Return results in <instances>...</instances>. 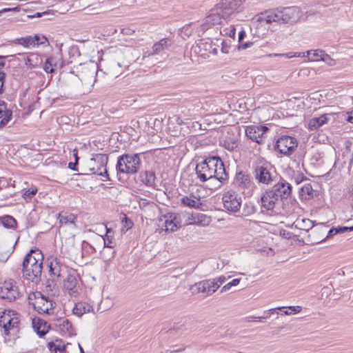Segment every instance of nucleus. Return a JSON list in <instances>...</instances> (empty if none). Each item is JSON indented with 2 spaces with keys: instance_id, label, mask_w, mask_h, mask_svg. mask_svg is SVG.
Returning a JSON list of instances; mask_svg holds the SVG:
<instances>
[{
  "instance_id": "864d4df0",
  "label": "nucleus",
  "mask_w": 353,
  "mask_h": 353,
  "mask_svg": "<svg viewBox=\"0 0 353 353\" xmlns=\"http://www.w3.org/2000/svg\"><path fill=\"white\" fill-rule=\"evenodd\" d=\"M32 38L34 43V46L44 43L45 41L46 40L43 36H40L37 34L33 37L32 36Z\"/></svg>"
},
{
  "instance_id": "b1692460",
  "label": "nucleus",
  "mask_w": 353,
  "mask_h": 353,
  "mask_svg": "<svg viewBox=\"0 0 353 353\" xmlns=\"http://www.w3.org/2000/svg\"><path fill=\"white\" fill-rule=\"evenodd\" d=\"M271 189L277 194L279 199H286L292 192L291 185L285 181L276 183Z\"/></svg>"
},
{
  "instance_id": "e2e57ef3",
  "label": "nucleus",
  "mask_w": 353,
  "mask_h": 353,
  "mask_svg": "<svg viewBox=\"0 0 353 353\" xmlns=\"http://www.w3.org/2000/svg\"><path fill=\"white\" fill-rule=\"evenodd\" d=\"M350 227H339L336 228L338 233H343L347 231H350Z\"/></svg>"
},
{
  "instance_id": "aec40b11",
  "label": "nucleus",
  "mask_w": 353,
  "mask_h": 353,
  "mask_svg": "<svg viewBox=\"0 0 353 353\" xmlns=\"http://www.w3.org/2000/svg\"><path fill=\"white\" fill-rule=\"evenodd\" d=\"M70 272L71 271H70L61 281H63L64 289L68 290L69 294L72 296L75 295L78 292V281L75 273L73 271H72V273Z\"/></svg>"
},
{
  "instance_id": "37998d69",
  "label": "nucleus",
  "mask_w": 353,
  "mask_h": 353,
  "mask_svg": "<svg viewBox=\"0 0 353 353\" xmlns=\"http://www.w3.org/2000/svg\"><path fill=\"white\" fill-rule=\"evenodd\" d=\"M283 310H285L283 311V314L291 315V314H295L299 313L302 310V307L300 305L288 306V307H285V308Z\"/></svg>"
},
{
  "instance_id": "6e6552de",
  "label": "nucleus",
  "mask_w": 353,
  "mask_h": 353,
  "mask_svg": "<svg viewBox=\"0 0 353 353\" xmlns=\"http://www.w3.org/2000/svg\"><path fill=\"white\" fill-rule=\"evenodd\" d=\"M296 12L294 7L285 8L283 10H271L265 13L263 17L259 18L261 23H270L279 20L288 21L292 18Z\"/></svg>"
},
{
  "instance_id": "4c0bfd02",
  "label": "nucleus",
  "mask_w": 353,
  "mask_h": 353,
  "mask_svg": "<svg viewBox=\"0 0 353 353\" xmlns=\"http://www.w3.org/2000/svg\"><path fill=\"white\" fill-rule=\"evenodd\" d=\"M0 224L8 229L15 228L17 226L16 220L10 215H6L0 218Z\"/></svg>"
},
{
  "instance_id": "338daca9",
  "label": "nucleus",
  "mask_w": 353,
  "mask_h": 353,
  "mask_svg": "<svg viewBox=\"0 0 353 353\" xmlns=\"http://www.w3.org/2000/svg\"><path fill=\"white\" fill-rule=\"evenodd\" d=\"M245 33L243 30L241 31L239 33V41L241 42V40L243 39L244 36H245Z\"/></svg>"
},
{
  "instance_id": "c85d7f7f",
  "label": "nucleus",
  "mask_w": 353,
  "mask_h": 353,
  "mask_svg": "<svg viewBox=\"0 0 353 353\" xmlns=\"http://www.w3.org/2000/svg\"><path fill=\"white\" fill-rule=\"evenodd\" d=\"M181 203L184 205L190 208H199L202 205L200 197L196 196L191 194L184 196L181 199Z\"/></svg>"
},
{
  "instance_id": "423d86ee",
  "label": "nucleus",
  "mask_w": 353,
  "mask_h": 353,
  "mask_svg": "<svg viewBox=\"0 0 353 353\" xmlns=\"http://www.w3.org/2000/svg\"><path fill=\"white\" fill-rule=\"evenodd\" d=\"M254 176L259 183L269 185L274 181L276 173L270 163H263L254 167Z\"/></svg>"
},
{
  "instance_id": "72a5a7b5",
  "label": "nucleus",
  "mask_w": 353,
  "mask_h": 353,
  "mask_svg": "<svg viewBox=\"0 0 353 353\" xmlns=\"http://www.w3.org/2000/svg\"><path fill=\"white\" fill-rule=\"evenodd\" d=\"M105 229H106L105 237L104 238L102 236H99L97 237V240L100 243L102 242L103 243L104 247L112 248L115 245V243L113 240L112 236L110 234L111 230L108 229L107 227L105 228Z\"/></svg>"
},
{
  "instance_id": "393cba45",
  "label": "nucleus",
  "mask_w": 353,
  "mask_h": 353,
  "mask_svg": "<svg viewBox=\"0 0 353 353\" xmlns=\"http://www.w3.org/2000/svg\"><path fill=\"white\" fill-rule=\"evenodd\" d=\"M243 0H221L217 5L223 10L225 14L230 17L241 4Z\"/></svg>"
},
{
  "instance_id": "603ef678",
  "label": "nucleus",
  "mask_w": 353,
  "mask_h": 353,
  "mask_svg": "<svg viewBox=\"0 0 353 353\" xmlns=\"http://www.w3.org/2000/svg\"><path fill=\"white\" fill-rule=\"evenodd\" d=\"M50 61L46 59L43 63V68L46 73H52L54 71V68L52 63H50Z\"/></svg>"
},
{
  "instance_id": "7c9ffc66",
  "label": "nucleus",
  "mask_w": 353,
  "mask_h": 353,
  "mask_svg": "<svg viewBox=\"0 0 353 353\" xmlns=\"http://www.w3.org/2000/svg\"><path fill=\"white\" fill-rule=\"evenodd\" d=\"M32 327L38 334L43 336L48 332V326L46 323L37 317L33 318L32 320Z\"/></svg>"
},
{
  "instance_id": "79ce46f5",
  "label": "nucleus",
  "mask_w": 353,
  "mask_h": 353,
  "mask_svg": "<svg viewBox=\"0 0 353 353\" xmlns=\"http://www.w3.org/2000/svg\"><path fill=\"white\" fill-rule=\"evenodd\" d=\"M270 57H283L287 59H291L292 57H305V52H290L287 53H281V54H270Z\"/></svg>"
},
{
  "instance_id": "412c9836",
  "label": "nucleus",
  "mask_w": 353,
  "mask_h": 353,
  "mask_svg": "<svg viewBox=\"0 0 353 353\" xmlns=\"http://www.w3.org/2000/svg\"><path fill=\"white\" fill-rule=\"evenodd\" d=\"M228 17L225 14L223 10L216 4L213 8L210 10V13L207 17V22L212 24H219L221 19H225Z\"/></svg>"
},
{
  "instance_id": "6e6d98bb",
  "label": "nucleus",
  "mask_w": 353,
  "mask_h": 353,
  "mask_svg": "<svg viewBox=\"0 0 353 353\" xmlns=\"http://www.w3.org/2000/svg\"><path fill=\"white\" fill-rule=\"evenodd\" d=\"M6 74L0 72V94L3 92V85L5 83Z\"/></svg>"
},
{
  "instance_id": "680f3d73",
  "label": "nucleus",
  "mask_w": 353,
  "mask_h": 353,
  "mask_svg": "<svg viewBox=\"0 0 353 353\" xmlns=\"http://www.w3.org/2000/svg\"><path fill=\"white\" fill-rule=\"evenodd\" d=\"M214 279L217 281V283L220 284V285L226 281V278L224 276H221Z\"/></svg>"
},
{
  "instance_id": "f8f14e48",
  "label": "nucleus",
  "mask_w": 353,
  "mask_h": 353,
  "mask_svg": "<svg viewBox=\"0 0 353 353\" xmlns=\"http://www.w3.org/2000/svg\"><path fill=\"white\" fill-rule=\"evenodd\" d=\"M220 287L215 279L203 280L195 283L191 287L192 293H202L205 295H211Z\"/></svg>"
},
{
  "instance_id": "0eeeda50",
  "label": "nucleus",
  "mask_w": 353,
  "mask_h": 353,
  "mask_svg": "<svg viewBox=\"0 0 353 353\" xmlns=\"http://www.w3.org/2000/svg\"><path fill=\"white\" fill-rule=\"evenodd\" d=\"M48 261H49V272L53 280L61 281L70 271L61 258L51 256L48 259Z\"/></svg>"
},
{
  "instance_id": "39448f33",
  "label": "nucleus",
  "mask_w": 353,
  "mask_h": 353,
  "mask_svg": "<svg viewBox=\"0 0 353 353\" xmlns=\"http://www.w3.org/2000/svg\"><path fill=\"white\" fill-rule=\"evenodd\" d=\"M23 292L17 282L13 279H8L0 283V298L9 302L20 299Z\"/></svg>"
},
{
  "instance_id": "4d7b16f0",
  "label": "nucleus",
  "mask_w": 353,
  "mask_h": 353,
  "mask_svg": "<svg viewBox=\"0 0 353 353\" xmlns=\"http://www.w3.org/2000/svg\"><path fill=\"white\" fill-rule=\"evenodd\" d=\"M223 32H225V34H228L231 38L235 37L236 30L233 26H231L230 30L224 29Z\"/></svg>"
},
{
  "instance_id": "f03ea898",
  "label": "nucleus",
  "mask_w": 353,
  "mask_h": 353,
  "mask_svg": "<svg viewBox=\"0 0 353 353\" xmlns=\"http://www.w3.org/2000/svg\"><path fill=\"white\" fill-rule=\"evenodd\" d=\"M43 255L41 250H31L23 261V276L33 283L41 281Z\"/></svg>"
},
{
  "instance_id": "f257e3e1",
  "label": "nucleus",
  "mask_w": 353,
  "mask_h": 353,
  "mask_svg": "<svg viewBox=\"0 0 353 353\" xmlns=\"http://www.w3.org/2000/svg\"><path fill=\"white\" fill-rule=\"evenodd\" d=\"M197 178L201 182L216 179L220 183L228 179V174L221 159L218 157H210L196 166Z\"/></svg>"
},
{
  "instance_id": "69168bd1",
  "label": "nucleus",
  "mask_w": 353,
  "mask_h": 353,
  "mask_svg": "<svg viewBox=\"0 0 353 353\" xmlns=\"http://www.w3.org/2000/svg\"><path fill=\"white\" fill-rule=\"evenodd\" d=\"M252 43H242L239 48H242V49H246L248 48H249L250 46H251Z\"/></svg>"
},
{
  "instance_id": "ea45409f",
  "label": "nucleus",
  "mask_w": 353,
  "mask_h": 353,
  "mask_svg": "<svg viewBox=\"0 0 353 353\" xmlns=\"http://www.w3.org/2000/svg\"><path fill=\"white\" fill-rule=\"evenodd\" d=\"M14 43L21 45L25 48L34 47V43L32 40V36L17 38L14 41Z\"/></svg>"
},
{
  "instance_id": "9b49d317",
  "label": "nucleus",
  "mask_w": 353,
  "mask_h": 353,
  "mask_svg": "<svg viewBox=\"0 0 353 353\" xmlns=\"http://www.w3.org/2000/svg\"><path fill=\"white\" fill-rule=\"evenodd\" d=\"M297 145L295 138L290 136H281L277 139L275 148L281 154L290 156L294 152Z\"/></svg>"
},
{
  "instance_id": "a211bd4d",
  "label": "nucleus",
  "mask_w": 353,
  "mask_h": 353,
  "mask_svg": "<svg viewBox=\"0 0 353 353\" xmlns=\"http://www.w3.org/2000/svg\"><path fill=\"white\" fill-rule=\"evenodd\" d=\"M233 184L239 190H245L251 188L252 181L248 174L241 171L236 174Z\"/></svg>"
},
{
  "instance_id": "a18cd8bd",
  "label": "nucleus",
  "mask_w": 353,
  "mask_h": 353,
  "mask_svg": "<svg viewBox=\"0 0 353 353\" xmlns=\"http://www.w3.org/2000/svg\"><path fill=\"white\" fill-rule=\"evenodd\" d=\"M246 225L252 231L260 232L261 224L256 221L249 220L246 221Z\"/></svg>"
},
{
  "instance_id": "c9c22d12",
  "label": "nucleus",
  "mask_w": 353,
  "mask_h": 353,
  "mask_svg": "<svg viewBox=\"0 0 353 353\" xmlns=\"http://www.w3.org/2000/svg\"><path fill=\"white\" fill-rule=\"evenodd\" d=\"M169 41L167 39H162L159 41L155 43L152 47V54H159L169 46Z\"/></svg>"
},
{
  "instance_id": "774afa93",
  "label": "nucleus",
  "mask_w": 353,
  "mask_h": 353,
  "mask_svg": "<svg viewBox=\"0 0 353 353\" xmlns=\"http://www.w3.org/2000/svg\"><path fill=\"white\" fill-rule=\"evenodd\" d=\"M77 165V162H75V163H69V165H68V167L73 170H77L76 169V165Z\"/></svg>"
},
{
  "instance_id": "052dcab7",
  "label": "nucleus",
  "mask_w": 353,
  "mask_h": 353,
  "mask_svg": "<svg viewBox=\"0 0 353 353\" xmlns=\"http://www.w3.org/2000/svg\"><path fill=\"white\" fill-rule=\"evenodd\" d=\"M336 234H338L336 228H332L329 230L328 234L327 235V238L332 237Z\"/></svg>"
},
{
  "instance_id": "2f4dec72",
  "label": "nucleus",
  "mask_w": 353,
  "mask_h": 353,
  "mask_svg": "<svg viewBox=\"0 0 353 353\" xmlns=\"http://www.w3.org/2000/svg\"><path fill=\"white\" fill-rule=\"evenodd\" d=\"M328 119L325 114L321 115L319 117L312 118L308 122V128L310 130H315L326 123Z\"/></svg>"
},
{
  "instance_id": "49530a36",
  "label": "nucleus",
  "mask_w": 353,
  "mask_h": 353,
  "mask_svg": "<svg viewBox=\"0 0 353 353\" xmlns=\"http://www.w3.org/2000/svg\"><path fill=\"white\" fill-rule=\"evenodd\" d=\"M37 192V188L34 187V188H30L28 190H26L23 193V198L26 200H30L32 196L36 194V193Z\"/></svg>"
},
{
  "instance_id": "a19ab883",
  "label": "nucleus",
  "mask_w": 353,
  "mask_h": 353,
  "mask_svg": "<svg viewBox=\"0 0 353 353\" xmlns=\"http://www.w3.org/2000/svg\"><path fill=\"white\" fill-rule=\"evenodd\" d=\"M121 224H122V228H121L122 233L126 232L128 230L132 228L134 225L133 221L131 219H130L129 218H128L125 214H124L123 216L122 217Z\"/></svg>"
},
{
  "instance_id": "bb28decb",
  "label": "nucleus",
  "mask_w": 353,
  "mask_h": 353,
  "mask_svg": "<svg viewBox=\"0 0 353 353\" xmlns=\"http://www.w3.org/2000/svg\"><path fill=\"white\" fill-rule=\"evenodd\" d=\"M91 312H93L92 306L85 301L76 303L72 308V314L77 317H81L83 314Z\"/></svg>"
},
{
  "instance_id": "20e7f679",
  "label": "nucleus",
  "mask_w": 353,
  "mask_h": 353,
  "mask_svg": "<svg viewBox=\"0 0 353 353\" xmlns=\"http://www.w3.org/2000/svg\"><path fill=\"white\" fill-rule=\"evenodd\" d=\"M108 161V157L107 155L103 154H97L87 162V170L91 174L102 176V180L104 181L110 180L109 174L106 168Z\"/></svg>"
},
{
  "instance_id": "1a4fd4ad",
  "label": "nucleus",
  "mask_w": 353,
  "mask_h": 353,
  "mask_svg": "<svg viewBox=\"0 0 353 353\" xmlns=\"http://www.w3.org/2000/svg\"><path fill=\"white\" fill-rule=\"evenodd\" d=\"M19 323L18 313L12 310H5L2 312L0 316V326L3 328L5 334L8 335L10 331L17 332Z\"/></svg>"
},
{
  "instance_id": "e433bc0d",
  "label": "nucleus",
  "mask_w": 353,
  "mask_h": 353,
  "mask_svg": "<svg viewBox=\"0 0 353 353\" xmlns=\"http://www.w3.org/2000/svg\"><path fill=\"white\" fill-rule=\"evenodd\" d=\"M58 219L59 221V223L61 225L63 224H72L74 223L77 217L73 214L70 213H59L58 215Z\"/></svg>"
},
{
  "instance_id": "3c124183",
  "label": "nucleus",
  "mask_w": 353,
  "mask_h": 353,
  "mask_svg": "<svg viewBox=\"0 0 353 353\" xmlns=\"http://www.w3.org/2000/svg\"><path fill=\"white\" fill-rule=\"evenodd\" d=\"M321 61L325 62L329 66H334L336 65V61L333 59L329 54L325 53L322 57Z\"/></svg>"
},
{
  "instance_id": "4468645a",
  "label": "nucleus",
  "mask_w": 353,
  "mask_h": 353,
  "mask_svg": "<svg viewBox=\"0 0 353 353\" xmlns=\"http://www.w3.org/2000/svg\"><path fill=\"white\" fill-rule=\"evenodd\" d=\"M159 222L162 223L167 232L176 231L181 227V223L179 214L176 213H167L159 219Z\"/></svg>"
},
{
  "instance_id": "c756f323",
  "label": "nucleus",
  "mask_w": 353,
  "mask_h": 353,
  "mask_svg": "<svg viewBox=\"0 0 353 353\" xmlns=\"http://www.w3.org/2000/svg\"><path fill=\"white\" fill-rule=\"evenodd\" d=\"M299 194L301 200H309L314 197L315 192L312 185L307 183L300 188Z\"/></svg>"
},
{
  "instance_id": "0e129e2a",
  "label": "nucleus",
  "mask_w": 353,
  "mask_h": 353,
  "mask_svg": "<svg viewBox=\"0 0 353 353\" xmlns=\"http://www.w3.org/2000/svg\"><path fill=\"white\" fill-rule=\"evenodd\" d=\"M347 114H348V117L346 120L348 122L353 123V110L352 111H350V112H348Z\"/></svg>"
},
{
  "instance_id": "c03bdc74",
  "label": "nucleus",
  "mask_w": 353,
  "mask_h": 353,
  "mask_svg": "<svg viewBox=\"0 0 353 353\" xmlns=\"http://www.w3.org/2000/svg\"><path fill=\"white\" fill-rule=\"evenodd\" d=\"M237 142L235 140L230 138L228 139H225L223 142V147L230 151L234 150L235 148H237Z\"/></svg>"
},
{
  "instance_id": "7ed1b4c3",
  "label": "nucleus",
  "mask_w": 353,
  "mask_h": 353,
  "mask_svg": "<svg viewBox=\"0 0 353 353\" xmlns=\"http://www.w3.org/2000/svg\"><path fill=\"white\" fill-rule=\"evenodd\" d=\"M141 165V161L137 154H126L118 158L117 170L119 172L132 174L137 173Z\"/></svg>"
},
{
  "instance_id": "6ab92c4d",
  "label": "nucleus",
  "mask_w": 353,
  "mask_h": 353,
  "mask_svg": "<svg viewBox=\"0 0 353 353\" xmlns=\"http://www.w3.org/2000/svg\"><path fill=\"white\" fill-rule=\"evenodd\" d=\"M54 303L43 294L34 303V309L41 314H50L53 310Z\"/></svg>"
},
{
  "instance_id": "13d9d810",
  "label": "nucleus",
  "mask_w": 353,
  "mask_h": 353,
  "mask_svg": "<svg viewBox=\"0 0 353 353\" xmlns=\"http://www.w3.org/2000/svg\"><path fill=\"white\" fill-rule=\"evenodd\" d=\"M304 180H307V178L305 177L302 174H299L294 177V182L296 184L301 183Z\"/></svg>"
},
{
  "instance_id": "473e14b6",
  "label": "nucleus",
  "mask_w": 353,
  "mask_h": 353,
  "mask_svg": "<svg viewBox=\"0 0 353 353\" xmlns=\"http://www.w3.org/2000/svg\"><path fill=\"white\" fill-rule=\"evenodd\" d=\"M140 180L147 186H152L155 181V174L152 171H145L140 174Z\"/></svg>"
},
{
  "instance_id": "bf43d9fd",
  "label": "nucleus",
  "mask_w": 353,
  "mask_h": 353,
  "mask_svg": "<svg viewBox=\"0 0 353 353\" xmlns=\"http://www.w3.org/2000/svg\"><path fill=\"white\" fill-rule=\"evenodd\" d=\"M285 308V307H278L276 308H272V309H270L268 310H265L263 312L264 314H273L274 312L276 310H283V309Z\"/></svg>"
},
{
  "instance_id": "09e8293b",
  "label": "nucleus",
  "mask_w": 353,
  "mask_h": 353,
  "mask_svg": "<svg viewBox=\"0 0 353 353\" xmlns=\"http://www.w3.org/2000/svg\"><path fill=\"white\" fill-rule=\"evenodd\" d=\"M42 294L39 292H30L28 296V301L30 305L34 307V303L37 301L39 297H41Z\"/></svg>"
},
{
  "instance_id": "2eb2a0df",
  "label": "nucleus",
  "mask_w": 353,
  "mask_h": 353,
  "mask_svg": "<svg viewBox=\"0 0 353 353\" xmlns=\"http://www.w3.org/2000/svg\"><path fill=\"white\" fill-rule=\"evenodd\" d=\"M268 130V128L262 125H249L245 128V134L247 137L259 144L264 142V134Z\"/></svg>"
},
{
  "instance_id": "a878e982",
  "label": "nucleus",
  "mask_w": 353,
  "mask_h": 353,
  "mask_svg": "<svg viewBox=\"0 0 353 353\" xmlns=\"http://www.w3.org/2000/svg\"><path fill=\"white\" fill-rule=\"evenodd\" d=\"M52 325L63 334H72V324L65 317H59L53 320Z\"/></svg>"
},
{
  "instance_id": "f704fd0d",
  "label": "nucleus",
  "mask_w": 353,
  "mask_h": 353,
  "mask_svg": "<svg viewBox=\"0 0 353 353\" xmlns=\"http://www.w3.org/2000/svg\"><path fill=\"white\" fill-rule=\"evenodd\" d=\"M305 57H307L310 61H321L322 57L324 56L325 52L322 50H307L305 52Z\"/></svg>"
},
{
  "instance_id": "cd10ccee",
  "label": "nucleus",
  "mask_w": 353,
  "mask_h": 353,
  "mask_svg": "<svg viewBox=\"0 0 353 353\" xmlns=\"http://www.w3.org/2000/svg\"><path fill=\"white\" fill-rule=\"evenodd\" d=\"M12 117V112L7 107V104L0 99V127H3L8 124Z\"/></svg>"
},
{
  "instance_id": "4be33fe9",
  "label": "nucleus",
  "mask_w": 353,
  "mask_h": 353,
  "mask_svg": "<svg viewBox=\"0 0 353 353\" xmlns=\"http://www.w3.org/2000/svg\"><path fill=\"white\" fill-rule=\"evenodd\" d=\"M139 206L144 212L145 215L148 216L150 219L154 216L156 213L159 211L158 205L155 203L148 201L145 199H139Z\"/></svg>"
},
{
  "instance_id": "58836bf2",
  "label": "nucleus",
  "mask_w": 353,
  "mask_h": 353,
  "mask_svg": "<svg viewBox=\"0 0 353 353\" xmlns=\"http://www.w3.org/2000/svg\"><path fill=\"white\" fill-rule=\"evenodd\" d=\"M48 347L52 352L65 353V346L61 341L57 340L48 343Z\"/></svg>"
},
{
  "instance_id": "9d476101",
  "label": "nucleus",
  "mask_w": 353,
  "mask_h": 353,
  "mask_svg": "<svg viewBox=\"0 0 353 353\" xmlns=\"http://www.w3.org/2000/svg\"><path fill=\"white\" fill-rule=\"evenodd\" d=\"M222 201L225 210L232 212H236L241 208L242 199L237 192L230 190L223 194Z\"/></svg>"
},
{
  "instance_id": "5701e85b",
  "label": "nucleus",
  "mask_w": 353,
  "mask_h": 353,
  "mask_svg": "<svg viewBox=\"0 0 353 353\" xmlns=\"http://www.w3.org/2000/svg\"><path fill=\"white\" fill-rule=\"evenodd\" d=\"M188 224L205 227L211 223L210 216L199 212L191 214L188 219Z\"/></svg>"
},
{
  "instance_id": "ddd939ff",
  "label": "nucleus",
  "mask_w": 353,
  "mask_h": 353,
  "mask_svg": "<svg viewBox=\"0 0 353 353\" xmlns=\"http://www.w3.org/2000/svg\"><path fill=\"white\" fill-rule=\"evenodd\" d=\"M97 65L93 62L84 64L79 72L81 81L88 85H93L96 81Z\"/></svg>"
},
{
  "instance_id": "dca6fc26",
  "label": "nucleus",
  "mask_w": 353,
  "mask_h": 353,
  "mask_svg": "<svg viewBox=\"0 0 353 353\" xmlns=\"http://www.w3.org/2000/svg\"><path fill=\"white\" fill-rule=\"evenodd\" d=\"M279 199L277 194L271 188L268 189L261 196V206L267 210H272L274 208Z\"/></svg>"
},
{
  "instance_id": "f3484780",
  "label": "nucleus",
  "mask_w": 353,
  "mask_h": 353,
  "mask_svg": "<svg viewBox=\"0 0 353 353\" xmlns=\"http://www.w3.org/2000/svg\"><path fill=\"white\" fill-rule=\"evenodd\" d=\"M21 55V61L24 62L27 70L37 68L43 62L42 57L37 53L31 52L26 54H23Z\"/></svg>"
},
{
  "instance_id": "de8ad7c7",
  "label": "nucleus",
  "mask_w": 353,
  "mask_h": 353,
  "mask_svg": "<svg viewBox=\"0 0 353 353\" xmlns=\"http://www.w3.org/2000/svg\"><path fill=\"white\" fill-rule=\"evenodd\" d=\"M82 250L83 252L87 254H93L96 252L95 248L90 243L85 241L82 243Z\"/></svg>"
},
{
  "instance_id": "8fccbe9b",
  "label": "nucleus",
  "mask_w": 353,
  "mask_h": 353,
  "mask_svg": "<svg viewBox=\"0 0 353 353\" xmlns=\"http://www.w3.org/2000/svg\"><path fill=\"white\" fill-rule=\"evenodd\" d=\"M240 282L239 279H234L232 281L229 282L228 283L225 284L221 290V292L223 293L226 291L229 290L232 286H236L239 285Z\"/></svg>"
},
{
  "instance_id": "5fc2aeb1",
  "label": "nucleus",
  "mask_w": 353,
  "mask_h": 353,
  "mask_svg": "<svg viewBox=\"0 0 353 353\" xmlns=\"http://www.w3.org/2000/svg\"><path fill=\"white\" fill-rule=\"evenodd\" d=\"M46 59L48 61H51L50 63H52V65L54 67V69L58 66H62V62L61 61V60H57L56 58L54 57H50Z\"/></svg>"
}]
</instances>
